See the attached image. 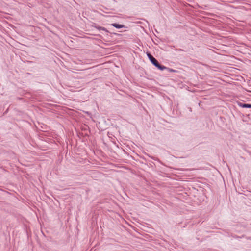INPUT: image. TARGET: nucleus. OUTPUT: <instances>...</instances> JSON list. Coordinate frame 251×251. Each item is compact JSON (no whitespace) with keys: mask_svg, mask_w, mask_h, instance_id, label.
<instances>
[{"mask_svg":"<svg viewBox=\"0 0 251 251\" xmlns=\"http://www.w3.org/2000/svg\"><path fill=\"white\" fill-rule=\"evenodd\" d=\"M96 28L99 30H103L106 32H108V30H107V29H106L105 27H103L98 26H96Z\"/></svg>","mask_w":251,"mask_h":251,"instance_id":"nucleus-4","label":"nucleus"},{"mask_svg":"<svg viewBox=\"0 0 251 251\" xmlns=\"http://www.w3.org/2000/svg\"><path fill=\"white\" fill-rule=\"evenodd\" d=\"M238 105L243 108H251V104H247V103H239Z\"/></svg>","mask_w":251,"mask_h":251,"instance_id":"nucleus-2","label":"nucleus"},{"mask_svg":"<svg viewBox=\"0 0 251 251\" xmlns=\"http://www.w3.org/2000/svg\"><path fill=\"white\" fill-rule=\"evenodd\" d=\"M147 56L151 63L160 70L166 69V67L160 64L158 61L149 52L147 53Z\"/></svg>","mask_w":251,"mask_h":251,"instance_id":"nucleus-1","label":"nucleus"},{"mask_svg":"<svg viewBox=\"0 0 251 251\" xmlns=\"http://www.w3.org/2000/svg\"><path fill=\"white\" fill-rule=\"evenodd\" d=\"M176 51H183V50L179 49H176Z\"/></svg>","mask_w":251,"mask_h":251,"instance_id":"nucleus-6","label":"nucleus"},{"mask_svg":"<svg viewBox=\"0 0 251 251\" xmlns=\"http://www.w3.org/2000/svg\"><path fill=\"white\" fill-rule=\"evenodd\" d=\"M166 69L168 70V71H169L170 72H177V71H176V70H174V69H171V68H167V67H166Z\"/></svg>","mask_w":251,"mask_h":251,"instance_id":"nucleus-5","label":"nucleus"},{"mask_svg":"<svg viewBox=\"0 0 251 251\" xmlns=\"http://www.w3.org/2000/svg\"><path fill=\"white\" fill-rule=\"evenodd\" d=\"M111 25L112 26H113V27H114L116 28H118V29H120L121 28L125 27L124 25L119 24L117 23H113V24H111Z\"/></svg>","mask_w":251,"mask_h":251,"instance_id":"nucleus-3","label":"nucleus"}]
</instances>
